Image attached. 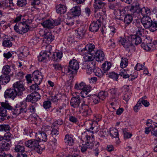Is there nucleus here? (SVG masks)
<instances>
[{
    "mask_svg": "<svg viewBox=\"0 0 157 157\" xmlns=\"http://www.w3.org/2000/svg\"><path fill=\"white\" fill-rule=\"evenodd\" d=\"M108 31L109 32L108 35H109L110 37H112L116 32L117 29L113 27H109L108 28Z\"/></svg>",
    "mask_w": 157,
    "mask_h": 157,
    "instance_id": "09e8293b",
    "label": "nucleus"
},
{
    "mask_svg": "<svg viewBox=\"0 0 157 157\" xmlns=\"http://www.w3.org/2000/svg\"><path fill=\"white\" fill-rule=\"evenodd\" d=\"M79 68L78 62L75 59L71 60L68 66H63L62 71L67 75H69L76 72Z\"/></svg>",
    "mask_w": 157,
    "mask_h": 157,
    "instance_id": "f03ea898",
    "label": "nucleus"
},
{
    "mask_svg": "<svg viewBox=\"0 0 157 157\" xmlns=\"http://www.w3.org/2000/svg\"><path fill=\"white\" fill-rule=\"evenodd\" d=\"M32 77L35 83L40 84L43 78L42 73L38 71H35L32 74Z\"/></svg>",
    "mask_w": 157,
    "mask_h": 157,
    "instance_id": "2eb2a0df",
    "label": "nucleus"
},
{
    "mask_svg": "<svg viewBox=\"0 0 157 157\" xmlns=\"http://www.w3.org/2000/svg\"><path fill=\"white\" fill-rule=\"evenodd\" d=\"M2 151L0 150V157H13L11 154H6L5 151Z\"/></svg>",
    "mask_w": 157,
    "mask_h": 157,
    "instance_id": "774afa93",
    "label": "nucleus"
},
{
    "mask_svg": "<svg viewBox=\"0 0 157 157\" xmlns=\"http://www.w3.org/2000/svg\"><path fill=\"white\" fill-rule=\"evenodd\" d=\"M101 24L98 23L97 21H94L90 25V30L93 32H97Z\"/></svg>",
    "mask_w": 157,
    "mask_h": 157,
    "instance_id": "a878e982",
    "label": "nucleus"
},
{
    "mask_svg": "<svg viewBox=\"0 0 157 157\" xmlns=\"http://www.w3.org/2000/svg\"><path fill=\"white\" fill-rule=\"evenodd\" d=\"M108 75L110 78L113 79L116 81L118 80V75L115 72L110 73L108 74Z\"/></svg>",
    "mask_w": 157,
    "mask_h": 157,
    "instance_id": "6e6d98bb",
    "label": "nucleus"
},
{
    "mask_svg": "<svg viewBox=\"0 0 157 157\" xmlns=\"http://www.w3.org/2000/svg\"><path fill=\"white\" fill-rule=\"evenodd\" d=\"M56 9L57 13L61 14H64L66 12L67 7L64 5L59 4L56 6Z\"/></svg>",
    "mask_w": 157,
    "mask_h": 157,
    "instance_id": "cd10ccee",
    "label": "nucleus"
},
{
    "mask_svg": "<svg viewBox=\"0 0 157 157\" xmlns=\"http://www.w3.org/2000/svg\"><path fill=\"white\" fill-rule=\"evenodd\" d=\"M10 126L7 124H1L0 125V131L5 132L9 131L10 130Z\"/></svg>",
    "mask_w": 157,
    "mask_h": 157,
    "instance_id": "de8ad7c7",
    "label": "nucleus"
},
{
    "mask_svg": "<svg viewBox=\"0 0 157 157\" xmlns=\"http://www.w3.org/2000/svg\"><path fill=\"white\" fill-rule=\"evenodd\" d=\"M81 103L80 99V96L78 95L74 97H72L70 101L71 105L74 108H76L78 109L79 107V105Z\"/></svg>",
    "mask_w": 157,
    "mask_h": 157,
    "instance_id": "f3484780",
    "label": "nucleus"
},
{
    "mask_svg": "<svg viewBox=\"0 0 157 157\" xmlns=\"http://www.w3.org/2000/svg\"><path fill=\"white\" fill-rule=\"evenodd\" d=\"M40 99V95L37 92L32 93L27 95L26 98V101L30 102L33 103H35Z\"/></svg>",
    "mask_w": 157,
    "mask_h": 157,
    "instance_id": "4468645a",
    "label": "nucleus"
},
{
    "mask_svg": "<svg viewBox=\"0 0 157 157\" xmlns=\"http://www.w3.org/2000/svg\"><path fill=\"white\" fill-rule=\"evenodd\" d=\"M129 36L133 44H135L137 45L140 44L142 41V39L140 36L136 35H132Z\"/></svg>",
    "mask_w": 157,
    "mask_h": 157,
    "instance_id": "bb28decb",
    "label": "nucleus"
},
{
    "mask_svg": "<svg viewBox=\"0 0 157 157\" xmlns=\"http://www.w3.org/2000/svg\"><path fill=\"white\" fill-rule=\"evenodd\" d=\"M37 105V104H35L33 105H30L28 108V110L32 113H34L36 111V107Z\"/></svg>",
    "mask_w": 157,
    "mask_h": 157,
    "instance_id": "e2e57ef3",
    "label": "nucleus"
},
{
    "mask_svg": "<svg viewBox=\"0 0 157 157\" xmlns=\"http://www.w3.org/2000/svg\"><path fill=\"white\" fill-rule=\"evenodd\" d=\"M66 24L69 26H72L74 24V20L73 17H68L66 19L65 21Z\"/></svg>",
    "mask_w": 157,
    "mask_h": 157,
    "instance_id": "864d4df0",
    "label": "nucleus"
},
{
    "mask_svg": "<svg viewBox=\"0 0 157 157\" xmlns=\"http://www.w3.org/2000/svg\"><path fill=\"white\" fill-rule=\"evenodd\" d=\"M54 20L52 19L47 20L41 23L42 25L44 28L52 29L54 28Z\"/></svg>",
    "mask_w": 157,
    "mask_h": 157,
    "instance_id": "393cba45",
    "label": "nucleus"
},
{
    "mask_svg": "<svg viewBox=\"0 0 157 157\" xmlns=\"http://www.w3.org/2000/svg\"><path fill=\"white\" fill-rule=\"evenodd\" d=\"M88 148H90V149H93L94 151H95V156H97L98 154V148L99 146V142H97L96 143H95V146L96 147L95 149H94L93 146L94 147V144L93 143H90L89 144L88 143L86 144Z\"/></svg>",
    "mask_w": 157,
    "mask_h": 157,
    "instance_id": "f704fd0d",
    "label": "nucleus"
},
{
    "mask_svg": "<svg viewBox=\"0 0 157 157\" xmlns=\"http://www.w3.org/2000/svg\"><path fill=\"white\" fill-rule=\"evenodd\" d=\"M111 66V63L106 62L102 64V68L105 71H106L110 69Z\"/></svg>",
    "mask_w": 157,
    "mask_h": 157,
    "instance_id": "a18cd8bd",
    "label": "nucleus"
},
{
    "mask_svg": "<svg viewBox=\"0 0 157 157\" xmlns=\"http://www.w3.org/2000/svg\"><path fill=\"white\" fill-rule=\"evenodd\" d=\"M17 4L19 7H24L27 4V1L26 0H17Z\"/></svg>",
    "mask_w": 157,
    "mask_h": 157,
    "instance_id": "4d7b16f0",
    "label": "nucleus"
},
{
    "mask_svg": "<svg viewBox=\"0 0 157 157\" xmlns=\"http://www.w3.org/2000/svg\"><path fill=\"white\" fill-rule=\"evenodd\" d=\"M144 98H145V97H142L140 99L139 101H140V103L141 104V105L142 104L145 107H147L149 105V103L147 100H144Z\"/></svg>",
    "mask_w": 157,
    "mask_h": 157,
    "instance_id": "680f3d73",
    "label": "nucleus"
},
{
    "mask_svg": "<svg viewBox=\"0 0 157 157\" xmlns=\"http://www.w3.org/2000/svg\"><path fill=\"white\" fill-rule=\"evenodd\" d=\"M146 124L148 127L145 128L144 132L148 134L151 131V134L157 137V122H153L151 120H148Z\"/></svg>",
    "mask_w": 157,
    "mask_h": 157,
    "instance_id": "0eeeda50",
    "label": "nucleus"
},
{
    "mask_svg": "<svg viewBox=\"0 0 157 157\" xmlns=\"http://www.w3.org/2000/svg\"><path fill=\"white\" fill-rule=\"evenodd\" d=\"M85 55L83 57L84 59L85 62L92 61L95 59L94 55L92 53H83Z\"/></svg>",
    "mask_w": 157,
    "mask_h": 157,
    "instance_id": "2f4dec72",
    "label": "nucleus"
},
{
    "mask_svg": "<svg viewBox=\"0 0 157 157\" xmlns=\"http://www.w3.org/2000/svg\"><path fill=\"white\" fill-rule=\"evenodd\" d=\"M49 57V54L45 52H41L40 55L38 56V59L40 62H42Z\"/></svg>",
    "mask_w": 157,
    "mask_h": 157,
    "instance_id": "58836bf2",
    "label": "nucleus"
},
{
    "mask_svg": "<svg viewBox=\"0 0 157 157\" xmlns=\"http://www.w3.org/2000/svg\"><path fill=\"white\" fill-rule=\"evenodd\" d=\"M20 96L13 89H7L5 92L4 96L5 98H10L13 100L17 96Z\"/></svg>",
    "mask_w": 157,
    "mask_h": 157,
    "instance_id": "ddd939ff",
    "label": "nucleus"
},
{
    "mask_svg": "<svg viewBox=\"0 0 157 157\" xmlns=\"http://www.w3.org/2000/svg\"><path fill=\"white\" fill-rule=\"evenodd\" d=\"M154 45L152 44H145V43H142L141 46L144 50L147 51H149L151 50H153L152 47Z\"/></svg>",
    "mask_w": 157,
    "mask_h": 157,
    "instance_id": "ea45409f",
    "label": "nucleus"
},
{
    "mask_svg": "<svg viewBox=\"0 0 157 157\" xmlns=\"http://www.w3.org/2000/svg\"><path fill=\"white\" fill-rule=\"evenodd\" d=\"M97 50L95 48V45L93 44H89L82 50L83 53H90L93 54Z\"/></svg>",
    "mask_w": 157,
    "mask_h": 157,
    "instance_id": "aec40b11",
    "label": "nucleus"
},
{
    "mask_svg": "<svg viewBox=\"0 0 157 157\" xmlns=\"http://www.w3.org/2000/svg\"><path fill=\"white\" fill-rule=\"evenodd\" d=\"M94 17L97 22L100 24H102L104 22V18L106 16L105 8L100 10L97 12H94Z\"/></svg>",
    "mask_w": 157,
    "mask_h": 157,
    "instance_id": "9d476101",
    "label": "nucleus"
},
{
    "mask_svg": "<svg viewBox=\"0 0 157 157\" xmlns=\"http://www.w3.org/2000/svg\"><path fill=\"white\" fill-rule=\"evenodd\" d=\"M10 147V144L9 143L2 141L1 143L0 150L2 151H5L9 150Z\"/></svg>",
    "mask_w": 157,
    "mask_h": 157,
    "instance_id": "e433bc0d",
    "label": "nucleus"
},
{
    "mask_svg": "<svg viewBox=\"0 0 157 157\" xmlns=\"http://www.w3.org/2000/svg\"><path fill=\"white\" fill-rule=\"evenodd\" d=\"M78 110L80 113H82V115L84 117H87L92 113L91 109H89L87 105L86 104L84 101H83L81 106L79 108Z\"/></svg>",
    "mask_w": 157,
    "mask_h": 157,
    "instance_id": "9b49d317",
    "label": "nucleus"
},
{
    "mask_svg": "<svg viewBox=\"0 0 157 157\" xmlns=\"http://www.w3.org/2000/svg\"><path fill=\"white\" fill-rule=\"evenodd\" d=\"M12 39V37L3 33H0V39L2 40V45L4 47L10 48L12 46L13 43L11 40Z\"/></svg>",
    "mask_w": 157,
    "mask_h": 157,
    "instance_id": "1a4fd4ad",
    "label": "nucleus"
},
{
    "mask_svg": "<svg viewBox=\"0 0 157 157\" xmlns=\"http://www.w3.org/2000/svg\"><path fill=\"white\" fill-rule=\"evenodd\" d=\"M119 42L128 51L133 52L135 51V47L129 36L126 38L120 37Z\"/></svg>",
    "mask_w": 157,
    "mask_h": 157,
    "instance_id": "39448f33",
    "label": "nucleus"
},
{
    "mask_svg": "<svg viewBox=\"0 0 157 157\" xmlns=\"http://www.w3.org/2000/svg\"><path fill=\"white\" fill-rule=\"evenodd\" d=\"M86 99H88V102L89 105H93L99 103L101 99L98 95H94L90 98H86L85 100H86Z\"/></svg>",
    "mask_w": 157,
    "mask_h": 157,
    "instance_id": "5701e85b",
    "label": "nucleus"
},
{
    "mask_svg": "<svg viewBox=\"0 0 157 157\" xmlns=\"http://www.w3.org/2000/svg\"><path fill=\"white\" fill-rule=\"evenodd\" d=\"M128 10V7H125L122 9H117L116 11L117 18L120 20H123V17L126 15Z\"/></svg>",
    "mask_w": 157,
    "mask_h": 157,
    "instance_id": "4be33fe9",
    "label": "nucleus"
},
{
    "mask_svg": "<svg viewBox=\"0 0 157 157\" xmlns=\"http://www.w3.org/2000/svg\"><path fill=\"white\" fill-rule=\"evenodd\" d=\"M71 13L75 16H78L81 14V10L80 7L75 6L70 10Z\"/></svg>",
    "mask_w": 157,
    "mask_h": 157,
    "instance_id": "473e14b6",
    "label": "nucleus"
},
{
    "mask_svg": "<svg viewBox=\"0 0 157 157\" xmlns=\"http://www.w3.org/2000/svg\"><path fill=\"white\" fill-rule=\"evenodd\" d=\"M63 53L61 52H54L52 55V60L53 61L58 62L62 57Z\"/></svg>",
    "mask_w": 157,
    "mask_h": 157,
    "instance_id": "72a5a7b5",
    "label": "nucleus"
},
{
    "mask_svg": "<svg viewBox=\"0 0 157 157\" xmlns=\"http://www.w3.org/2000/svg\"><path fill=\"white\" fill-rule=\"evenodd\" d=\"M105 5V3L103 2H101L98 0H95L93 5L94 12H97L100 10H102Z\"/></svg>",
    "mask_w": 157,
    "mask_h": 157,
    "instance_id": "412c9836",
    "label": "nucleus"
},
{
    "mask_svg": "<svg viewBox=\"0 0 157 157\" xmlns=\"http://www.w3.org/2000/svg\"><path fill=\"white\" fill-rule=\"evenodd\" d=\"M86 31V27L82 25L75 30V35L76 37L79 39L83 38Z\"/></svg>",
    "mask_w": 157,
    "mask_h": 157,
    "instance_id": "dca6fc26",
    "label": "nucleus"
},
{
    "mask_svg": "<svg viewBox=\"0 0 157 157\" xmlns=\"http://www.w3.org/2000/svg\"><path fill=\"white\" fill-rule=\"evenodd\" d=\"M108 130L105 128L101 129L98 133L99 135L101 137L105 136L106 135Z\"/></svg>",
    "mask_w": 157,
    "mask_h": 157,
    "instance_id": "69168bd1",
    "label": "nucleus"
},
{
    "mask_svg": "<svg viewBox=\"0 0 157 157\" xmlns=\"http://www.w3.org/2000/svg\"><path fill=\"white\" fill-rule=\"evenodd\" d=\"M25 146L29 148L32 151H35L39 153L41 151L45 149V146H41L39 145L37 140L35 139H31L26 141L25 143Z\"/></svg>",
    "mask_w": 157,
    "mask_h": 157,
    "instance_id": "20e7f679",
    "label": "nucleus"
},
{
    "mask_svg": "<svg viewBox=\"0 0 157 157\" xmlns=\"http://www.w3.org/2000/svg\"><path fill=\"white\" fill-rule=\"evenodd\" d=\"M7 115V112L5 109L0 107V121H3L6 119Z\"/></svg>",
    "mask_w": 157,
    "mask_h": 157,
    "instance_id": "4c0bfd02",
    "label": "nucleus"
},
{
    "mask_svg": "<svg viewBox=\"0 0 157 157\" xmlns=\"http://www.w3.org/2000/svg\"><path fill=\"white\" fill-rule=\"evenodd\" d=\"M65 144L68 146H72L74 144V140L73 136L66 135L64 139Z\"/></svg>",
    "mask_w": 157,
    "mask_h": 157,
    "instance_id": "c9c22d12",
    "label": "nucleus"
},
{
    "mask_svg": "<svg viewBox=\"0 0 157 157\" xmlns=\"http://www.w3.org/2000/svg\"><path fill=\"white\" fill-rule=\"evenodd\" d=\"M74 88L76 90H82L80 94L81 97L83 98H86L91 95L90 94L91 91L90 87L87 85L83 82L76 83L75 85Z\"/></svg>",
    "mask_w": 157,
    "mask_h": 157,
    "instance_id": "7ed1b4c3",
    "label": "nucleus"
},
{
    "mask_svg": "<svg viewBox=\"0 0 157 157\" xmlns=\"http://www.w3.org/2000/svg\"><path fill=\"white\" fill-rule=\"evenodd\" d=\"M123 132L124 135V139H128L130 138L132 136V134L128 132V129L126 128L123 129Z\"/></svg>",
    "mask_w": 157,
    "mask_h": 157,
    "instance_id": "13d9d810",
    "label": "nucleus"
},
{
    "mask_svg": "<svg viewBox=\"0 0 157 157\" xmlns=\"http://www.w3.org/2000/svg\"><path fill=\"white\" fill-rule=\"evenodd\" d=\"M152 39L149 36H145V39L142 43L151 44L152 42Z\"/></svg>",
    "mask_w": 157,
    "mask_h": 157,
    "instance_id": "0e129e2a",
    "label": "nucleus"
},
{
    "mask_svg": "<svg viewBox=\"0 0 157 157\" xmlns=\"http://www.w3.org/2000/svg\"><path fill=\"white\" fill-rule=\"evenodd\" d=\"M14 150L16 152H18V153L25 152V147L24 146L22 145L17 144L15 145Z\"/></svg>",
    "mask_w": 157,
    "mask_h": 157,
    "instance_id": "a19ab883",
    "label": "nucleus"
},
{
    "mask_svg": "<svg viewBox=\"0 0 157 157\" xmlns=\"http://www.w3.org/2000/svg\"><path fill=\"white\" fill-rule=\"evenodd\" d=\"M69 120L72 123H76L78 122V120L76 117L72 115H70L69 117Z\"/></svg>",
    "mask_w": 157,
    "mask_h": 157,
    "instance_id": "338daca9",
    "label": "nucleus"
},
{
    "mask_svg": "<svg viewBox=\"0 0 157 157\" xmlns=\"http://www.w3.org/2000/svg\"><path fill=\"white\" fill-rule=\"evenodd\" d=\"M94 124L93 123H90V128H89L87 127H86V129L87 130V131L89 132L93 130V131H91V132L92 133H96L98 131V128L93 126Z\"/></svg>",
    "mask_w": 157,
    "mask_h": 157,
    "instance_id": "8fccbe9b",
    "label": "nucleus"
},
{
    "mask_svg": "<svg viewBox=\"0 0 157 157\" xmlns=\"http://www.w3.org/2000/svg\"><path fill=\"white\" fill-rule=\"evenodd\" d=\"M10 80V78L9 75L3 74L0 76L1 84H6L9 82Z\"/></svg>",
    "mask_w": 157,
    "mask_h": 157,
    "instance_id": "7c9ffc66",
    "label": "nucleus"
},
{
    "mask_svg": "<svg viewBox=\"0 0 157 157\" xmlns=\"http://www.w3.org/2000/svg\"><path fill=\"white\" fill-rule=\"evenodd\" d=\"M98 95L101 99L103 100L108 96V93L106 91H101L98 93Z\"/></svg>",
    "mask_w": 157,
    "mask_h": 157,
    "instance_id": "3c124183",
    "label": "nucleus"
},
{
    "mask_svg": "<svg viewBox=\"0 0 157 157\" xmlns=\"http://www.w3.org/2000/svg\"><path fill=\"white\" fill-rule=\"evenodd\" d=\"M151 26L150 27V30L152 32H154L157 30V22L156 21L152 22L151 23Z\"/></svg>",
    "mask_w": 157,
    "mask_h": 157,
    "instance_id": "052dcab7",
    "label": "nucleus"
},
{
    "mask_svg": "<svg viewBox=\"0 0 157 157\" xmlns=\"http://www.w3.org/2000/svg\"><path fill=\"white\" fill-rule=\"evenodd\" d=\"M43 128H42V130H43ZM36 137L38 136V138L40 141H42L44 142H46L48 140L47 136L45 132L43 131H39L36 134Z\"/></svg>",
    "mask_w": 157,
    "mask_h": 157,
    "instance_id": "b1692460",
    "label": "nucleus"
},
{
    "mask_svg": "<svg viewBox=\"0 0 157 157\" xmlns=\"http://www.w3.org/2000/svg\"><path fill=\"white\" fill-rule=\"evenodd\" d=\"M141 21L144 28L147 29L149 28L151 26L152 21L150 17L145 16L142 17Z\"/></svg>",
    "mask_w": 157,
    "mask_h": 157,
    "instance_id": "a211bd4d",
    "label": "nucleus"
},
{
    "mask_svg": "<svg viewBox=\"0 0 157 157\" xmlns=\"http://www.w3.org/2000/svg\"><path fill=\"white\" fill-rule=\"evenodd\" d=\"M43 105L45 109H49L51 107V102L49 101H45L43 102Z\"/></svg>",
    "mask_w": 157,
    "mask_h": 157,
    "instance_id": "bf43d9fd",
    "label": "nucleus"
},
{
    "mask_svg": "<svg viewBox=\"0 0 157 157\" xmlns=\"http://www.w3.org/2000/svg\"><path fill=\"white\" fill-rule=\"evenodd\" d=\"M119 75L122 77L124 78H129V75L127 73L126 70L123 69L120 70Z\"/></svg>",
    "mask_w": 157,
    "mask_h": 157,
    "instance_id": "603ef678",
    "label": "nucleus"
},
{
    "mask_svg": "<svg viewBox=\"0 0 157 157\" xmlns=\"http://www.w3.org/2000/svg\"><path fill=\"white\" fill-rule=\"evenodd\" d=\"M27 103L25 101L21 102L19 104L16 105L15 108L12 107L11 111L13 114L17 116L21 113H26L27 110Z\"/></svg>",
    "mask_w": 157,
    "mask_h": 157,
    "instance_id": "423d86ee",
    "label": "nucleus"
},
{
    "mask_svg": "<svg viewBox=\"0 0 157 157\" xmlns=\"http://www.w3.org/2000/svg\"><path fill=\"white\" fill-rule=\"evenodd\" d=\"M109 133L110 136L114 138L118 137V130L116 129H111Z\"/></svg>",
    "mask_w": 157,
    "mask_h": 157,
    "instance_id": "49530a36",
    "label": "nucleus"
},
{
    "mask_svg": "<svg viewBox=\"0 0 157 157\" xmlns=\"http://www.w3.org/2000/svg\"><path fill=\"white\" fill-rule=\"evenodd\" d=\"M130 12L131 13L127 14L124 17V22L126 25H128L132 21L133 17L132 15L134 16L133 13H132L129 10Z\"/></svg>",
    "mask_w": 157,
    "mask_h": 157,
    "instance_id": "c756f323",
    "label": "nucleus"
},
{
    "mask_svg": "<svg viewBox=\"0 0 157 157\" xmlns=\"http://www.w3.org/2000/svg\"><path fill=\"white\" fill-rule=\"evenodd\" d=\"M13 89L20 96L23 94V92L25 90L23 82L19 81L15 82L13 84Z\"/></svg>",
    "mask_w": 157,
    "mask_h": 157,
    "instance_id": "f8f14e48",
    "label": "nucleus"
},
{
    "mask_svg": "<svg viewBox=\"0 0 157 157\" xmlns=\"http://www.w3.org/2000/svg\"><path fill=\"white\" fill-rule=\"evenodd\" d=\"M1 107L4 109L11 110L12 109V107L9 103L7 102H2L1 103Z\"/></svg>",
    "mask_w": 157,
    "mask_h": 157,
    "instance_id": "c03bdc74",
    "label": "nucleus"
},
{
    "mask_svg": "<svg viewBox=\"0 0 157 157\" xmlns=\"http://www.w3.org/2000/svg\"><path fill=\"white\" fill-rule=\"evenodd\" d=\"M11 71L10 66L6 65L4 66L2 70V73L4 75H8Z\"/></svg>",
    "mask_w": 157,
    "mask_h": 157,
    "instance_id": "37998d69",
    "label": "nucleus"
},
{
    "mask_svg": "<svg viewBox=\"0 0 157 157\" xmlns=\"http://www.w3.org/2000/svg\"><path fill=\"white\" fill-rule=\"evenodd\" d=\"M95 59L98 62H101L105 60V55L104 52L101 50H97L94 54Z\"/></svg>",
    "mask_w": 157,
    "mask_h": 157,
    "instance_id": "6ab92c4d",
    "label": "nucleus"
},
{
    "mask_svg": "<svg viewBox=\"0 0 157 157\" xmlns=\"http://www.w3.org/2000/svg\"><path fill=\"white\" fill-rule=\"evenodd\" d=\"M52 128V129L51 131V134L53 137L57 138L58 137L59 134V128L57 127H55L54 125V127Z\"/></svg>",
    "mask_w": 157,
    "mask_h": 157,
    "instance_id": "79ce46f5",
    "label": "nucleus"
},
{
    "mask_svg": "<svg viewBox=\"0 0 157 157\" xmlns=\"http://www.w3.org/2000/svg\"><path fill=\"white\" fill-rule=\"evenodd\" d=\"M130 11L134 15L138 17V18H142L151 15V11L147 7H144L141 9L139 7V4L136 0L133 1L130 9Z\"/></svg>",
    "mask_w": 157,
    "mask_h": 157,
    "instance_id": "f257e3e1",
    "label": "nucleus"
},
{
    "mask_svg": "<svg viewBox=\"0 0 157 157\" xmlns=\"http://www.w3.org/2000/svg\"><path fill=\"white\" fill-rule=\"evenodd\" d=\"M44 40L47 43L49 44L54 39V36L52 33L48 32L45 34L44 36Z\"/></svg>",
    "mask_w": 157,
    "mask_h": 157,
    "instance_id": "c85d7f7f",
    "label": "nucleus"
},
{
    "mask_svg": "<svg viewBox=\"0 0 157 157\" xmlns=\"http://www.w3.org/2000/svg\"><path fill=\"white\" fill-rule=\"evenodd\" d=\"M14 30L20 34L27 32L29 29V26L25 22L17 23L14 27Z\"/></svg>",
    "mask_w": 157,
    "mask_h": 157,
    "instance_id": "6e6552de",
    "label": "nucleus"
},
{
    "mask_svg": "<svg viewBox=\"0 0 157 157\" xmlns=\"http://www.w3.org/2000/svg\"><path fill=\"white\" fill-rule=\"evenodd\" d=\"M128 64V59L127 58H121V60L120 63V67L123 68L126 67Z\"/></svg>",
    "mask_w": 157,
    "mask_h": 157,
    "instance_id": "5fc2aeb1",
    "label": "nucleus"
}]
</instances>
